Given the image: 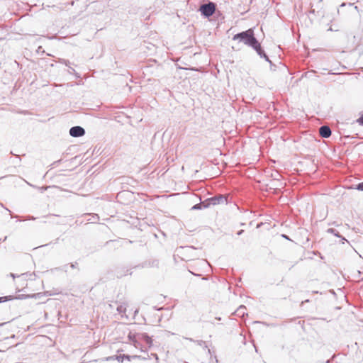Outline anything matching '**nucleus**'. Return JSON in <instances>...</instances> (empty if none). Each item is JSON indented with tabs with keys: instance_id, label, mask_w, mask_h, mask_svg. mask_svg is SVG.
I'll use <instances>...</instances> for the list:
<instances>
[{
	"instance_id": "1",
	"label": "nucleus",
	"mask_w": 363,
	"mask_h": 363,
	"mask_svg": "<svg viewBox=\"0 0 363 363\" xmlns=\"http://www.w3.org/2000/svg\"><path fill=\"white\" fill-rule=\"evenodd\" d=\"M233 40L238 41V43H242L244 45L252 48L256 51L261 58H264L267 62L272 63L271 60L262 49L261 44L255 38L254 30L252 28H249L247 30L234 35Z\"/></svg>"
},
{
	"instance_id": "2",
	"label": "nucleus",
	"mask_w": 363,
	"mask_h": 363,
	"mask_svg": "<svg viewBox=\"0 0 363 363\" xmlns=\"http://www.w3.org/2000/svg\"><path fill=\"white\" fill-rule=\"evenodd\" d=\"M216 10V4L214 2L208 1L207 4H201L199 9V11L205 18H209L213 15Z\"/></svg>"
},
{
	"instance_id": "3",
	"label": "nucleus",
	"mask_w": 363,
	"mask_h": 363,
	"mask_svg": "<svg viewBox=\"0 0 363 363\" xmlns=\"http://www.w3.org/2000/svg\"><path fill=\"white\" fill-rule=\"evenodd\" d=\"M227 203V197L224 195H216L215 196L206 199L203 201V208H208L211 206Z\"/></svg>"
},
{
	"instance_id": "4",
	"label": "nucleus",
	"mask_w": 363,
	"mask_h": 363,
	"mask_svg": "<svg viewBox=\"0 0 363 363\" xmlns=\"http://www.w3.org/2000/svg\"><path fill=\"white\" fill-rule=\"evenodd\" d=\"M85 130L79 125L73 126L69 129V135L74 138L82 137L84 135Z\"/></svg>"
},
{
	"instance_id": "5",
	"label": "nucleus",
	"mask_w": 363,
	"mask_h": 363,
	"mask_svg": "<svg viewBox=\"0 0 363 363\" xmlns=\"http://www.w3.org/2000/svg\"><path fill=\"white\" fill-rule=\"evenodd\" d=\"M137 334L138 333H133L130 331L128 335V337L129 340L132 342L135 347L140 348V350L143 351V348L141 347L140 342L138 340Z\"/></svg>"
},
{
	"instance_id": "6",
	"label": "nucleus",
	"mask_w": 363,
	"mask_h": 363,
	"mask_svg": "<svg viewBox=\"0 0 363 363\" xmlns=\"http://www.w3.org/2000/svg\"><path fill=\"white\" fill-rule=\"evenodd\" d=\"M319 134L323 138H328L331 135V130L328 125H322L319 128Z\"/></svg>"
},
{
	"instance_id": "7",
	"label": "nucleus",
	"mask_w": 363,
	"mask_h": 363,
	"mask_svg": "<svg viewBox=\"0 0 363 363\" xmlns=\"http://www.w3.org/2000/svg\"><path fill=\"white\" fill-rule=\"evenodd\" d=\"M138 340H143L146 342L149 347L152 346V340L147 333H138L137 334Z\"/></svg>"
},
{
	"instance_id": "8",
	"label": "nucleus",
	"mask_w": 363,
	"mask_h": 363,
	"mask_svg": "<svg viewBox=\"0 0 363 363\" xmlns=\"http://www.w3.org/2000/svg\"><path fill=\"white\" fill-rule=\"evenodd\" d=\"M127 303H123L117 306V311L121 314L122 317L125 316L126 318H128V315L125 314L126 310H127Z\"/></svg>"
},
{
	"instance_id": "9",
	"label": "nucleus",
	"mask_w": 363,
	"mask_h": 363,
	"mask_svg": "<svg viewBox=\"0 0 363 363\" xmlns=\"http://www.w3.org/2000/svg\"><path fill=\"white\" fill-rule=\"evenodd\" d=\"M327 233H330V234H333L335 236L337 237V238H340L342 240H346V239L343 237H342L339 232L337 231L334 228H328L327 230Z\"/></svg>"
},
{
	"instance_id": "10",
	"label": "nucleus",
	"mask_w": 363,
	"mask_h": 363,
	"mask_svg": "<svg viewBox=\"0 0 363 363\" xmlns=\"http://www.w3.org/2000/svg\"><path fill=\"white\" fill-rule=\"evenodd\" d=\"M13 298H18V297H14L13 296H6L0 297V303L6 302L7 301L13 300Z\"/></svg>"
},
{
	"instance_id": "11",
	"label": "nucleus",
	"mask_w": 363,
	"mask_h": 363,
	"mask_svg": "<svg viewBox=\"0 0 363 363\" xmlns=\"http://www.w3.org/2000/svg\"><path fill=\"white\" fill-rule=\"evenodd\" d=\"M60 62L65 64L67 67L69 68V73L75 72V70L72 67H69L70 62L68 60L62 59L60 60Z\"/></svg>"
},
{
	"instance_id": "12",
	"label": "nucleus",
	"mask_w": 363,
	"mask_h": 363,
	"mask_svg": "<svg viewBox=\"0 0 363 363\" xmlns=\"http://www.w3.org/2000/svg\"><path fill=\"white\" fill-rule=\"evenodd\" d=\"M202 208H203V201L199 203L195 204L194 206H193L191 207V209L193 210V211H195V210H201Z\"/></svg>"
},
{
	"instance_id": "13",
	"label": "nucleus",
	"mask_w": 363,
	"mask_h": 363,
	"mask_svg": "<svg viewBox=\"0 0 363 363\" xmlns=\"http://www.w3.org/2000/svg\"><path fill=\"white\" fill-rule=\"evenodd\" d=\"M123 356H124V359H128V361H130L132 359H140V356H138V355H133V356H130V355H128V354H123Z\"/></svg>"
},
{
	"instance_id": "14",
	"label": "nucleus",
	"mask_w": 363,
	"mask_h": 363,
	"mask_svg": "<svg viewBox=\"0 0 363 363\" xmlns=\"http://www.w3.org/2000/svg\"><path fill=\"white\" fill-rule=\"evenodd\" d=\"M246 310V308L245 306H240L238 310H237V312L238 313V314H242L244 315L245 314V311Z\"/></svg>"
},
{
	"instance_id": "15",
	"label": "nucleus",
	"mask_w": 363,
	"mask_h": 363,
	"mask_svg": "<svg viewBox=\"0 0 363 363\" xmlns=\"http://www.w3.org/2000/svg\"><path fill=\"white\" fill-rule=\"evenodd\" d=\"M187 340H189V341L191 342H196L200 346H202L203 345L205 344V342L203 341V340H196L195 341L194 340H193L192 338H186Z\"/></svg>"
},
{
	"instance_id": "16",
	"label": "nucleus",
	"mask_w": 363,
	"mask_h": 363,
	"mask_svg": "<svg viewBox=\"0 0 363 363\" xmlns=\"http://www.w3.org/2000/svg\"><path fill=\"white\" fill-rule=\"evenodd\" d=\"M357 123L359 125L363 126V113L359 116V118L357 119Z\"/></svg>"
},
{
	"instance_id": "17",
	"label": "nucleus",
	"mask_w": 363,
	"mask_h": 363,
	"mask_svg": "<svg viewBox=\"0 0 363 363\" xmlns=\"http://www.w3.org/2000/svg\"><path fill=\"white\" fill-rule=\"evenodd\" d=\"M355 189L363 191V182L356 185Z\"/></svg>"
},
{
	"instance_id": "18",
	"label": "nucleus",
	"mask_w": 363,
	"mask_h": 363,
	"mask_svg": "<svg viewBox=\"0 0 363 363\" xmlns=\"http://www.w3.org/2000/svg\"><path fill=\"white\" fill-rule=\"evenodd\" d=\"M67 267H68V265L65 264L63 267L55 268V270H63L65 272H67Z\"/></svg>"
},
{
	"instance_id": "19",
	"label": "nucleus",
	"mask_w": 363,
	"mask_h": 363,
	"mask_svg": "<svg viewBox=\"0 0 363 363\" xmlns=\"http://www.w3.org/2000/svg\"><path fill=\"white\" fill-rule=\"evenodd\" d=\"M116 359L118 360V362H123L124 359V356H123V354L116 355Z\"/></svg>"
},
{
	"instance_id": "20",
	"label": "nucleus",
	"mask_w": 363,
	"mask_h": 363,
	"mask_svg": "<svg viewBox=\"0 0 363 363\" xmlns=\"http://www.w3.org/2000/svg\"><path fill=\"white\" fill-rule=\"evenodd\" d=\"M115 359H116V355H113V356L106 357L107 361H111V360H115Z\"/></svg>"
},
{
	"instance_id": "21",
	"label": "nucleus",
	"mask_w": 363,
	"mask_h": 363,
	"mask_svg": "<svg viewBox=\"0 0 363 363\" xmlns=\"http://www.w3.org/2000/svg\"><path fill=\"white\" fill-rule=\"evenodd\" d=\"M35 218H34L33 216H27L24 220H35Z\"/></svg>"
},
{
	"instance_id": "22",
	"label": "nucleus",
	"mask_w": 363,
	"mask_h": 363,
	"mask_svg": "<svg viewBox=\"0 0 363 363\" xmlns=\"http://www.w3.org/2000/svg\"><path fill=\"white\" fill-rule=\"evenodd\" d=\"M77 264V262H75L74 264L72 263L70 264V267L72 268V269H74V268H76Z\"/></svg>"
},
{
	"instance_id": "23",
	"label": "nucleus",
	"mask_w": 363,
	"mask_h": 363,
	"mask_svg": "<svg viewBox=\"0 0 363 363\" xmlns=\"http://www.w3.org/2000/svg\"><path fill=\"white\" fill-rule=\"evenodd\" d=\"M243 232H244V230H239V231L238 232V233H237V234H238V235H242V233H243Z\"/></svg>"
},
{
	"instance_id": "24",
	"label": "nucleus",
	"mask_w": 363,
	"mask_h": 363,
	"mask_svg": "<svg viewBox=\"0 0 363 363\" xmlns=\"http://www.w3.org/2000/svg\"><path fill=\"white\" fill-rule=\"evenodd\" d=\"M10 276L13 277V279L16 278L17 276L15 274L11 273Z\"/></svg>"
},
{
	"instance_id": "25",
	"label": "nucleus",
	"mask_w": 363,
	"mask_h": 363,
	"mask_svg": "<svg viewBox=\"0 0 363 363\" xmlns=\"http://www.w3.org/2000/svg\"><path fill=\"white\" fill-rule=\"evenodd\" d=\"M331 225H335V226H339V224H338V223H337L336 222H333V223H331Z\"/></svg>"
},
{
	"instance_id": "26",
	"label": "nucleus",
	"mask_w": 363,
	"mask_h": 363,
	"mask_svg": "<svg viewBox=\"0 0 363 363\" xmlns=\"http://www.w3.org/2000/svg\"><path fill=\"white\" fill-rule=\"evenodd\" d=\"M138 313V309H136L135 311H134V316H135Z\"/></svg>"
},
{
	"instance_id": "27",
	"label": "nucleus",
	"mask_w": 363,
	"mask_h": 363,
	"mask_svg": "<svg viewBox=\"0 0 363 363\" xmlns=\"http://www.w3.org/2000/svg\"><path fill=\"white\" fill-rule=\"evenodd\" d=\"M282 237H284V238H286L287 240H289V237L286 235H282Z\"/></svg>"
},
{
	"instance_id": "28",
	"label": "nucleus",
	"mask_w": 363,
	"mask_h": 363,
	"mask_svg": "<svg viewBox=\"0 0 363 363\" xmlns=\"http://www.w3.org/2000/svg\"><path fill=\"white\" fill-rule=\"evenodd\" d=\"M121 194H123V192L119 193V194H118V196H121Z\"/></svg>"
},
{
	"instance_id": "29",
	"label": "nucleus",
	"mask_w": 363,
	"mask_h": 363,
	"mask_svg": "<svg viewBox=\"0 0 363 363\" xmlns=\"http://www.w3.org/2000/svg\"><path fill=\"white\" fill-rule=\"evenodd\" d=\"M155 356L156 359H158L157 355L155 354Z\"/></svg>"
}]
</instances>
